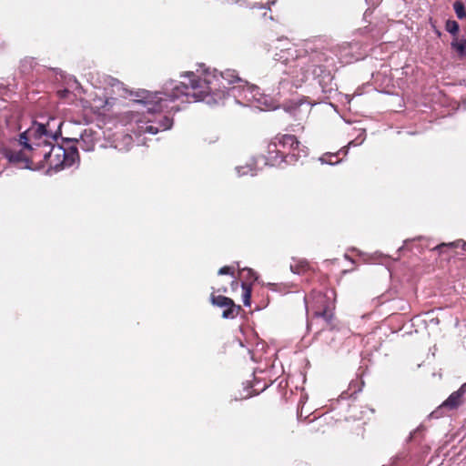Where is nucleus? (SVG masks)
Masks as SVG:
<instances>
[{"label": "nucleus", "instance_id": "f257e3e1", "mask_svg": "<svg viewBox=\"0 0 466 466\" xmlns=\"http://www.w3.org/2000/svg\"><path fill=\"white\" fill-rule=\"evenodd\" d=\"M123 96L135 104L142 105L147 112L156 113L164 109L174 110L169 106L177 99L182 102L196 103L203 102L208 106L223 103L228 95L225 89H167L169 92L155 91L147 89H123Z\"/></svg>", "mask_w": 466, "mask_h": 466}, {"label": "nucleus", "instance_id": "f03ea898", "mask_svg": "<svg viewBox=\"0 0 466 466\" xmlns=\"http://www.w3.org/2000/svg\"><path fill=\"white\" fill-rule=\"evenodd\" d=\"M308 153V147L301 145L296 136L278 135L268 146L266 164L271 167L280 166L282 163L294 165L301 157H306Z\"/></svg>", "mask_w": 466, "mask_h": 466}, {"label": "nucleus", "instance_id": "7ed1b4c3", "mask_svg": "<svg viewBox=\"0 0 466 466\" xmlns=\"http://www.w3.org/2000/svg\"><path fill=\"white\" fill-rule=\"evenodd\" d=\"M78 139L66 138L63 145L50 143L46 160L47 172H58L79 163V154L76 147Z\"/></svg>", "mask_w": 466, "mask_h": 466}, {"label": "nucleus", "instance_id": "20e7f679", "mask_svg": "<svg viewBox=\"0 0 466 466\" xmlns=\"http://www.w3.org/2000/svg\"><path fill=\"white\" fill-rule=\"evenodd\" d=\"M188 77L191 87H203L204 86H225L239 84L240 86H248V81L238 76L235 70L228 69L218 74L217 70L198 69L197 74L192 71L185 72L181 77Z\"/></svg>", "mask_w": 466, "mask_h": 466}, {"label": "nucleus", "instance_id": "39448f33", "mask_svg": "<svg viewBox=\"0 0 466 466\" xmlns=\"http://www.w3.org/2000/svg\"><path fill=\"white\" fill-rule=\"evenodd\" d=\"M309 299L311 303L309 305L308 299L305 298L307 312H311L313 319H322L329 329H335V299L328 293L320 291H313L309 295Z\"/></svg>", "mask_w": 466, "mask_h": 466}, {"label": "nucleus", "instance_id": "423d86ee", "mask_svg": "<svg viewBox=\"0 0 466 466\" xmlns=\"http://www.w3.org/2000/svg\"><path fill=\"white\" fill-rule=\"evenodd\" d=\"M250 106L260 110H274L281 106L277 89H239Z\"/></svg>", "mask_w": 466, "mask_h": 466}, {"label": "nucleus", "instance_id": "0eeeda50", "mask_svg": "<svg viewBox=\"0 0 466 466\" xmlns=\"http://www.w3.org/2000/svg\"><path fill=\"white\" fill-rule=\"evenodd\" d=\"M50 141L45 139L44 141H33V146L29 148L30 154L28 155L29 166L26 169L40 170L46 167V160L48 155V147Z\"/></svg>", "mask_w": 466, "mask_h": 466}, {"label": "nucleus", "instance_id": "6e6552de", "mask_svg": "<svg viewBox=\"0 0 466 466\" xmlns=\"http://www.w3.org/2000/svg\"><path fill=\"white\" fill-rule=\"evenodd\" d=\"M210 303L213 306L224 309L222 318L225 319H234L242 311L240 305H237L234 300L223 295H215L214 292L210 295Z\"/></svg>", "mask_w": 466, "mask_h": 466}, {"label": "nucleus", "instance_id": "1a4fd4ad", "mask_svg": "<svg viewBox=\"0 0 466 466\" xmlns=\"http://www.w3.org/2000/svg\"><path fill=\"white\" fill-rule=\"evenodd\" d=\"M366 139V133L363 130L354 140H351L348 143L347 147H343L340 150L336 153L327 152L323 154L319 158V162L321 164H327L330 166L338 165L341 162V159L339 158V154H343L346 156L348 154V148L350 147H357L361 145Z\"/></svg>", "mask_w": 466, "mask_h": 466}, {"label": "nucleus", "instance_id": "9d476101", "mask_svg": "<svg viewBox=\"0 0 466 466\" xmlns=\"http://www.w3.org/2000/svg\"><path fill=\"white\" fill-rule=\"evenodd\" d=\"M49 122L46 125L35 121L32 127L28 129L29 135L34 138V141H44L47 138L56 141L57 137L61 136V131L60 129L53 131L49 129ZM60 126L61 124H59L58 128H60Z\"/></svg>", "mask_w": 466, "mask_h": 466}, {"label": "nucleus", "instance_id": "9b49d317", "mask_svg": "<svg viewBox=\"0 0 466 466\" xmlns=\"http://www.w3.org/2000/svg\"><path fill=\"white\" fill-rule=\"evenodd\" d=\"M466 382L463 383L457 390L453 391L444 401L443 407H447L448 410H457L465 401Z\"/></svg>", "mask_w": 466, "mask_h": 466}, {"label": "nucleus", "instance_id": "f8f14e48", "mask_svg": "<svg viewBox=\"0 0 466 466\" xmlns=\"http://www.w3.org/2000/svg\"><path fill=\"white\" fill-rule=\"evenodd\" d=\"M5 157L8 160L9 163L12 164H23L22 167L26 168V166H29L28 155H26L24 151H15V150H5Z\"/></svg>", "mask_w": 466, "mask_h": 466}, {"label": "nucleus", "instance_id": "ddd939ff", "mask_svg": "<svg viewBox=\"0 0 466 466\" xmlns=\"http://www.w3.org/2000/svg\"><path fill=\"white\" fill-rule=\"evenodd\" d=\"M55 84L62 86V87H72L73 86H78L77 80L71 76H66L63 72L56 74Z\"/></svg>", "mask_w": 466, "mask_h": 466}, {"label": "nucleus", "instance_id": "4468645a", "mask_svg": "<svg viewBox=\"0 0 466 466\" xmlns=\"http://www.w3.org/2000/svg\"><path fill=\"white\" fill-rule=\"evenodd\" d=\"M80 139L82 144L80 145L81 148L85 151H91L94 149L95 144L92 137V132H87L85 130L81 136Z\"/></svg>", "mask_w": 466, "mask_h": 466}, {"label": "nucleus", "instance_id": "2eb2a0df", "mask_svg": "<svg viewBox=\"0 0 466 466\" xmlns=\"http://www.w3.org/2000/svg\"><path fill=\"white\" fill-rule=\"evenodd\" d=\"M309 265L307 260L305 259H299V260H294L292 264H290V270L294 274L300 275L304 272H306L309 268Z\"/></svg>", "mask_w": 466, "mask_h": 466}, {"label": "nucleus", "instance_id": "dca6fc26", "mask_svg": "<svg viewBox=\"0 0 466 466\" xmlns=\"http://www.w3.org/2000/svg\"><path fill=\"white\" fill-rule=\"evenodd\" d=\"M241 289L243 290L242 293V301L245 307H249L251 304V283H248L246 281H242Z\"/></svg>", "mask_w": 466, "mask_h": 466}, {"label": "nucleus", "instance_id": "f3484780", "mask_svg": "<svg viewBox=\"0 0 466 466\" xmlns=\"http://www.w3.org/2000/svg\"><path fill=\"white\" fill-rule=\"evenodd\" d=\"M452 48L456 49L457 52L461 56H464L466 54V29L464 30V35L461 39L454 38L451 42Z\"/></svg>", "mask_w": 466, "mask_h": 466}, {"label": "nucleus", "instance_id": "a211bd4d", "mask_svg": "<svg viewBox=\"0 0 466 466\" xmlns=\"http://www.w3.org/2000/svg\"><path fill=\"white\" fill-rule=\"evenodd\" d=\"M461 246V248L466 250V242H463L461 239H458L449 243H441L434 248V249L439 250L440 253H442L444 248H455Z\"/></svg>", "mask_w": 466, "mask_h": 466}, {"label": "nucleus", "instance_id": "6ab92c4d", "mask_svg": "<svg viewBox=\"0 0 466 466\" xmlns=\"http://www.w3.org/2000/svg\"><path fill=\"white\" fill-rule=\"evenodd\" d=\"M304 102L303 98L300 99H293L289 101V103L283 104V108L286 112H289L290 114H295L296 110L301 106Z\"/></svg>", "mask_w": 466, "mask_h": 466}, {"label": "nucleus", "instance_id": "aec40b11", "mask_svg": "<svg viewBox=\"0 0 466 466\" xmlns=\"http://www.w3.org/2000/svg\"><path fill=\"white\" fill-rule=\"evenodd\" d=\"M241 277L247 281H255L258 279L257 273L249 268H244L240 269Z\"/></svg>", "mask_w": 466, "mask_h": 466}, {"label": "nucleus", "instance_id": "412c9836", "mask_svg": "<svg viewBox=\"0 0 466 466\" xmlns=\"http://www.w3.org/2000/svg\"><path fill=\"white\" fill-rule=\"evenodd\" d=\"M448 410L447 407H443V402L438 406L433 411H431L429 415L430 419H440L446 415V411Z\"/></svg>", "mask_w": 466, "mask_h": 466}, {"label": "nucleus", "instance_id": "4be33fe9", "mask_svg": "<svg viewBox=\"0 0 466 466\" xmlns=\"http://www.w3.org/2000/svg\"><path fill=\"white\" fill-rule=\"evenodd\" d=\"M453 7L458 18L461 19L466 17V10L462 2L455 1Z\"/></svg>", "mask_w": 466, "mask_h": 466}, {"label": "nucleus", "instance_id": "5701e85b", "mask_svg": "<svg viewBox=\"0 0 466 466\" xmlns=\"http://www.w3.org/2000/svg\"><path fill=\"white\" fill-rule=\"evenodd\" d=\"M29 130L25 131L19 135V143L24 147L25 149L31 148L33 146V142L30 143V137H28Z\"/></svg>", "mask_w": 466, "mask_h": 466}, {"label": "nucleus", "instance_id": "b1692460", "mask_svg": "<svg viewBox=\"0 0 466 466\" xmlns=\"http://www.w3.org/2000/svg\"><path fill=\"white\" fill-rule=\"evenodd\" d=\"M364 385V381H359V380H351L349 386V390L351 391L350 396H353L354 394H357L362 390V387Z\"/></svg>", "mask_w": 466, "mask_h": 466}, {"label": "nucleus", "instance_id": "393cba45", "mask_svg": "<svg viewBox=\"0 0 466 466\" xmlns=\"http://www.w3.org/2000/svg\"><path fill=\"white\" fill-rule=\"evenodd\" d=\"M445 29L452 35H456L459 31V24L455 20H447Z\"/></svg>", "mask_w": 466, "mask_h": 466}, {"label": "nucleus", "instance_id": "a878e982", "mask_svg": "<svg viewBox=\"0 0 466 466\" xmlns=\"http://www.w3.org/2000/svg\"><path fill=\"white\" fill-rule=\"evenodd\" d=\"M158 127L162 131L170 129L173 126V119L165 116L162 119L157 123Z\"/></svg>", "mask_w": 466, "mask_h": 466}, {"label": "nucleus", "instance_id": "bb28decb", "mask_svg": "<svg viewBox=\"0 0 466 466\" xmlns=\"http://www.w3.org/2000/svg\"><path fill=\"white\" fill-rule=\"evenodd\" d=\"M93 100L95 106L97 108H105L106 106L111 105L108 98L95 97Z\"/></svg>", "mask_w": 466, "mask_h": 466}, {"label": "nucleus", "instance_id": "cd10ccee", "mask_svg": "<svg viewBox=\"0 0 466 466\" xmlns=\"http://www.w3.org/2000/svg\"><path fill=\"white\" fill-rule=\"evenodd\" d=\"M146 133H148V134H152V135H156L157 134L159 131H161L160 127H158V125L155 126V125H147L145 127V130H144Z\"/></svg>", "mask_w": 466, "mask_h": 466}, {"label": "nucleus", "instance_id": "c85d7f7f", "mask_svg": "<svg viewBox=\"0 0 466 466\" xmlns=\"http://www.w3.org/2000/svg\"><path fill=\"white\" fill-rule=\"evenodd\" d=\"M218 275H230L234 276V268L229 266H224L219 268Z\"/></svg>", "mask_w": 466, "mask_h": 466}, {"label": "nucleus", "instance_id": "c756f323", "mask_svg": "<svg viewBox=\"0 0 466 466\" xmlns=\"http://www.w3.org/2000/svg\"><path fill=\"white\" fill-rule=\"evenodd\" d=\"M106 85L109 87H115L119 85V81L113 77H106Z\"/></svg>", "mask_w": 466, "mask_h": 466}, {"label": "nucleus", "instance_id": "7c9ffc66", "mask_svg": "<svg viewBox=\"0 0 466 466\" xmlns=\"http://www.w3.org/2000/svg\"><path fill=\"white\" fill-rule=\"evenodd\" d=\"M70 93V89H58L57 91V96L60 98V99H65L67 97V96L69 95Z\"/></svg>", "mask_w": 466, "mask_h": 466}, {"label": "nucleus", "instance_id": "2f4dec72", "mask_svg": "<svg viewBox=\"0 0 466 466\" xmlns=\"http://www.w3.org/2000/svg\"><path fill=\"white\" fill-rule=\"evenodd\" d=\"M237 171L238 173L239 176H244V175H247L248 174V167H237Z\"/></svg>", "mask_w": 466, "mask_h": 466}, {"label": "nucleus", "instance_id": "473e14b6", "mask_svg": "<svg viewBox=\"0 0 466 466\" xmlns=\"http://www.w3.org/2000/svg\"><path fill=\"white\" fill-rule=\"evenodd\" d=\"M379 92H383L385 94H388V95H393L394 93H391V92H388V91H385L384 89H377Z\"/></svg>", "mask_w": 466, "mask_h": 466}, {"label": "nucleus", "instance_id": "72a5a7b5", "mask_svg": "<svg viewBox=\"0 0 466 466\" xmlns=\"http://www.w3.org/2000/svg\"><path fill=\"white\" fill-rule=\"evenodd\" d=\"M420 427H418V428H417L413 432H411V433H410V438H412V437H413V435H414L417 431H420Z\"/></svg>", "mask_w": 466, "mask_h": 466}, {"label": "nucleus", "instance_id": "f704fd0d", "mask_svg": "<svg viewBox=\"0 0 466 466\" xmlns=\"http://www.w3.org/2000/svg\"><path fill=\"white\" fill-rule=\"evenodd\" d=\"M175 87H179L178 86H176ZM180 87H184V88H187L188 87L187 84L185 83H181V86Z\"/></svg>", "mask_w": 466, "mask_h": 466}, {"label": "nucleus", "instance_id": "c9c22d12", "mask_svg": "<svg viewBox=\"0 0 466 466\" xmlns=\"http://www.w3.org/2000/svg\"><path fill=\"white\" fill-rule=\"evenodd\" d=\"M319 86H321L323 87V86H327V85H328V83L326 82V83L322 84L321 82H319Z\"/></svg>", "mask_w": 466, "mask_h": 466}, {"label": "nucleus", "instance_id": "e433bc0d", "mask_svg": "<svg viewBox=\"0 0 466 466\" xmlns=\"http://www.w3.org/2000/svg\"><path fill=\"white\" fill-rule=\"evenodd\" d=\"M248 87L256 88V87H258V86H256V85H250V86H248Z\"/></svg>", "mask_w": 466, "mask_h": 466}, {"label": "nucleus", "instance_id": "4c0bfd02", "mask_svg": "<svg viewBox=\"0 0 466 466\" xmlns=\"http://www.w3.org/2000/svg\"><path fill=\"white\" fill-rule=\"evenodd\" d=\"M345 98L348 100V102H350V99H349V98H348V96H347V95L345 96Z\"/></svg>", "mask_w": 466, "mask_h": 466}]
</instances>
